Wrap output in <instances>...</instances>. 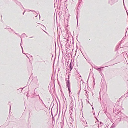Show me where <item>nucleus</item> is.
<instances>
[{"instance_id": "1", "label": "nucleus", "mask_w": 128, "mask_h": 128, "mask_svg": "<svg viewBox=\"0 0 128 128\" xmlns=\"http://www.w3.org/2000/svg\"><path fill=\"white\" fill-rule=\"evenodd\" d=\"M67 78L66 80L67 81L66 82V86L68 88V90L70 92H71V91L70 90V80H67Z\"/></svg>"}, {"instance_id": "2", "label": "nucleus", "mask_w": 128, "mask_h": 128, "mask_svg": "<svg viewBox=\"0 0 128 128\" xmlns=\"http://www.w3.org/2000/svg\"><path fill=\"white\" fill-rule=\"evenodd\" d=\"M34 108L36 111L37 112H38L41 110V108L39 105L35 106Z\"/></svg>"}, {"instance_id": "3", "label": "nucleus", "mask_w": 128, "mask_h": 128, "mask_svg": "<svg viewBox=\"0 0 128 128\" xmlns=\"http://www.w3.org/2000/svg\"><path fill=\"white\" fill-rule=\"evenodd\" d=\"M113 111L114 113H115V114H116L117 116H120V113H119L120 112V111L118 110H116L115 109H114Z\"/></svg>"}, {"instance_id": "4", "label": "nucleus", "mask_w": 128, "mask_h": 128, "mask_svg": "<svg viewBox=\"0 0 128 128\" xmlns=\"http://www.w3.org/2000/svg\"><path fill=\"white\" fill-rule=\"evenodd\" d=\"M69 69H68V70H70L71 71L73 68V66L72 65V63L71 62L70 64H69L68 66Z\"/></svg>"}, {"instance_id": "5", "label": "nucleus", "mask_w": 128, "mask_h": 128, "mask_svg": "<svg viewBox=\"0 0 128 128\" xmlns=\"http://www.w3.org/2000/svg\"><path fill=\"white\" fill-rule=\"evenodd\" d=\"M38 96H39V99L41 101V102H42V103L44 105V106L46 108H47V107H46V105L44 104V102H43V100H42V99L40 97L39 95L38 94Z\"/></svg>"}, {"instance_id": "6", "label": "nucleus", "mask_w": 128, "mask_h": 128, "mask_svg": "<svg viewBox=\"0 0 128 128\" xmlns=\"http://www.w3.org/2000/svg\"><path fill=\"white\" fill-rule=\"evenodd\" d=\"M97 68V67H96L95 68L97 70H98V71L100 72H101L102 70V68Z\"/></svg>"}, {"instance_id": "7", "label": "nucleus", "mask_w": 128, "mask_h": 128, "mask_svg": "<svg viewBox=\"0 0 128 128\" xmlns=\"http://www.w3.org/2000/svg\"><path fill=\"white\" fill-rule=\"evenodd\" d=\"M119 113H120V116L121 117H123L124 118V116H126L124 114L122 113L121 112Z\"/></svg>"}, {"instance_id": "8", "label": "nucleus", "mask_w": 128, "mask_h": 128, "mask_svg": "<svg viewBox=\"0 0 128 128\" xmlns=\"http://www.w3.org/2000/svg\"><path fill=\"white\" fill-rule=\"evenodd\" d=\"M123 120L126 121L128 122V117L127 116L124 117Z\"/></svg>"}, {"instance_id": "9", "label": "nucleus", "mask_w": 128, "mask_h": 128, "mask_svg": "<svg viewBox=\"0 0 128 128\" xmlns=\"http://www.w3.org/2000/svg\"><path fill=\"white\" fill-rule=\"evenodd\" d=\"M103 126V124L102 122H100V124H98V126H100V128Z\"/></svg>"}, {"instance_id": "10", "label": "nucleus", "mask_w": 128, "mask_h": 128, "mask_svg": "<svg viewBox=\"0 0 128 128\" xmlns=\"http://www.w3.org/2000/svg\"><path fill=\"white\" fill-rule=\"evenodd\" d=\"M26 56L29 59V60H30V58H29V57H32V56H31L30 54H28L27 55H26Z\"/></svg>"}, {"instance_id": "11", "label": "nucleus", "mask_w": 128, "mask_h": 128, "mask_svg": "<svg viewBox=\"0 0 128 128\" xmlns=\"http://www.w3.org/2000/svg\"><path fill=\"white\" fill-rule=\"evenodd\" d=\"M115 127V126L114 124H113L110 128H114Z\"/></svg>"}, {"instance_id": "12", "label": "nucleus", "mask_w": 128, "mask_h": 128, "mask_svg": "<svg viewBox=\"0 0 128 128\" xmlns=\"http://www.w3.org/2000/svg\"><path fill=\"white\" fill-rule=\"evenodd\" d=\"M16 4L17 5H18V6H20V5H21V4H20V2H16Z\"/></svg>"}, {"instance_id": "13", "label": "nucleus", "mask_w": 128, "mask_h": 128, "mask_svg": "<svg viewBox=\"0 0 128 128\" xmlns=\"http://www.w3.org/2000/svg\"><path fill=\"white\" fill-rule=\"evenodd\" d=\"M87 93H88V92L86 91V95L87 97H88V94Z\"/></svg>"}, {"instance_id": "14", "label": "nucleus", "mask_w": 128, "mask_h": 128, "mask_svg": "<svg viewBox=\"0 0 128 128\" xmlns=\"http://www.w3.org/2000/svg\"><path fill=\"white\" fill-rule=\"evenodd\" d=\"M20 46H21V47H22V52H23V53H23V48L22 47V45L21 43V44H20Z\"/></svg>"}, {"instance_id": "15", "label": "nucleus", "mask_w": 128, "mask_h": 128, "mask_svg": "<svg viewBox=\"0 0 128 128\" xmlns=\"http://www.w3.org/2000/svg\"><path fill=\"white\" fill-rule=\"evenodd\" d=\"M50 102H48L47 103H46V105L48 106L49 105Z\"/></svg>"}, {"instance_id": "16", "label": "nucleus", "mask_w": 128, "mask_h": 128, "mask_svg": "<svg viewBox=\"0 0 128 128\" xmlns=\"http://www.w3.org/2000/svg\"><path fill=\"white\" fill-rule=\"evenodd\" d=\"M75 69L76 70V72H77V74H77V75H78V74H79V73H78V71L77 70H76V68H75Z\"/></svg>"}, {"instance_id": "17", "label": "nucleus", "mask_w": 128, "mask_h": 128, "mask_svg": "<svg viewBox=\"0 0 128 128\" xmlns=\"http://www.w3.org/2000/svg\"><path fill=\"white\" fill-rule=\"evenodd\" d=\"M93 83L94 84V85L95 84V82H94V81H93Z\"/></svg>"}, {"instance_id": "18", "label": "nucleus", "mask_w": 128, "mask_h": 128, "mask_svg": "<svg viewBox=\"0 0 128 128\" xmlns=\"http://www.w3.org/2000/svg\"><path fill=\"white\" fill-rule=\"evenodd\" d=\"M77 25L78 24V17H77Z\"/></svg>"}, {"instance_id": "19", "label": "nucleus", "mask_w": 128, "mask_h": 128, "mask_svg": "<svg viewBox=\"0 0 128 128\" xmlns=\"http://www.w3.org/2000/svg\"><path fill=\"white\" fill-rule=\"evenodd\" d=\"M18 36H20L18 35V34L16 33H15Z\"/></svg>"}, {"instance_id": "20", "label": "nucleus", "mask_w": 128, "mask_h": 128, "mask_svg": "<svg viewBox=\"0 0 128 128\" xmlns=\"http://www.w3.org/2000/svg\"><path fill=\"white\" fill-rule=\"evenodd\" d=\"M10 110H11V108L10 105Z\"/></svg>"}, {"instance_id": "21", "label": "nucleus", "mask_w": 128, "mask_h": 128, "mask_svg": "<svg viewBox=\"0 0 128 128\" xmlns=\"http://www.w3.org/2000/svg\"><path fill=\"white\" fill-rule=\"evenodd\" d=\"M110 0H109V2H108V3L109 4H110Z\"/></svg>"}, {"instance_id": "22", "label": "nucleus", "mask_w": 128, "mask_h": 128, "mask_svg": "<svg viewBox=\"0 0 128 128\" xmlns=\"http://www.w3.org/2000/svg\"><path fill=\"white\" fill-rule=\"evenodd\" d=\"M27 94H27V95L28 96H28V95L29 94L28 93H27Z\"/></svg>"}, {"instance_id": "23", "label": "nucleus", "mask_w": 128, "mask_h": 128, "mask_svg": "<svg viewBox=\"0 0 128 128\" xmlns=\"http://www.w3.org/2000/svg\"><path fill=\"white\" fill-rule=\"evenodd\" d=\"M26 35V34H22V35Z\"/></svg>"}, {"instance_id": "24", "label": "nucleus", "mask_w": 128, "mask_h": 128, "mask_svg": "<svg viewBox=\"0 0 128 128\" xmlns=\"http://www.w3.org/2000/svg\"><path fill=\"white\" fill-rule=\"evenodd\" d=\"M10 29L12 31H13L12 29L11 28H10Z\"/></svg>"}, {"instance_id": "25", "label": "nucleus", "mask_w": 128, "mask_h": 128, "mask_svg": "<svg viewBox=\"0 0 128 128\" xmlns=\"http://www.w3.org/2000/svg\"><path fill=\"white\" fill-rule=\"evenodd\" d=\"M121 118H120V120H119L120 122L121 121Z\"/></svg>"}, {"instance_id": "26", "label": "nucleus", "mask_w": 128, "mask_h": 128, "mask_svg": "<svg viewBox=\"0 0 128 128\" xmlns=\"http://www.w3.org/2000/svg\"><path fill=\"white\" fill-rule=\"evenodd\" d=\"M92 109L93 110H94V108H93V107H92Z\"/></svg>"}, {"instance_id": "27", "label": "nucleus", "mask_w": 128, "mask_h": 128, "mask_svg": "<svg viewBox=\"0 0 128 128\" xmlns=\"http://www.w3.org/2000/svg\"><path fill=\"white\" fill-rule=\"evenodd\" d=\"M25 12V11H24V13H23V15H24V13Z\"/></svg>"}, {"instance_id": "28", "label": "nucleus", "mask_w": 128, "mask_h": 128, "mask_svg": "<svg viewBox=\"0 0 128 128\" xmlns=\"http://www.w3.org/2000/svg\"><path fill=\"white\" fill-rule=\"evenodd\" d=\"M40 16H39L40 19Z\"/></svg>"}, {"instance_id": "29", "label": "nucleus", "mask_w": 128, "mask_h": 128, "mask_svg": "<svg viewBox=\"0 0 128 128\" xmlns=\"http://www.w3.org/2000/svg\"><path fill=\"white\" fill-rule=\"evenodd\" d=\"M30 38H33V37L32 36V37H30Z\"/></svg>"}, {"instance_id": "30", "label": "nucleus", "mask_w": 128, "mask_h": 128, "mask_svg": "<svg viewBox=\"0 0 128 128\" xmlns=\"http://www.w3.org/2000/svg\"><path fill=\"white\" fill-rule=\"evenodd\" d=\"M44 31V32H46V33H47V32H46V31Z\"/></svg>"}, {"instance_id": "31", "label": "nucleus", "mask_w": 128, "mask_h": 128, "mask_svg": "<svg viewBox=\"0 0 128 128\" xmlns=\"http://www.w3.org/2000/svg\"><path fill=\"white\" fill-rule=\"evenodd\" d=\"M54 56H53V55H52V57H53Z\"/></svg>"}, {"instance_id": "32", "label": "nucleus", "mask_w": 128, "mask_h": 128, "mask_svg": "<svg viewBox=\"0 0 128 128\" xmlns=\"http://www.w3.org/2000/svg\"><path fill=\"white\" fill-rule=\"evenodd\" d=\"M21 42H22V38L21 37Z\"/></svg>"}, {"instance_id": "33", "label": "nucleus", "mask_w": 128, "mask_h": 128, "mask_svg": "<svg viewBox=\"0 0 128 128\" xmlns=\"http://www.w3.org/2000/svg\"><path fill=\"white\" fill-rule=\"evenodd\" d=\"M37 16H36L35 17H37Z\"/></svg>"}, {"instance_id": "34", "label": "nucleus", "mask_w": 128, "mask_h": 128, "mask_svg": "<svg viewBox=\"0 0 128 128\" xmlns=\"http://www.w3.org/2000/svg\"><path fill=\"white\" fill-rule=\"evenodd\" d=\"M68 78H69V76H68Z\"/></svg>"}, {"instance_id": "35", "label": "nucleus", "mask_w": 128, "mask_h": 128, "mask_svg": "<svg viewBox=\"0 0 128 128\" xmlns=\"http://www.w3.org/2000/svg\"><path fill=\"white\" fill-rule=\"evenodd\" d=\"M5 29L8 28H5ZM8 29H9V28H8Z\"/></svg>"}, {"instance_id": "36", "label": "nucleus", "mask_w": 128, "mask_h": 128, "mask_svg": "<svg viewBox=\"0 0 128 128\" xmlns=\"http://www.w3.org/2000/svg\"><path fill=\"white\" fill-rule=\"evenodd\" d=\"M95 114V113H94V115Z\"/></svg>"}, {"instance_id": "37", "label": "nucleus", "mask_w": 128, "mask_h": 128, "mask_svg": "<svg viewBox=\"0 0 128 128\" xmlns=\"http://www.w3.org/2000/svg\"><path fill=\"white\" fill-rule=\"evenodd\" d=\"M22 90L21 91V92H22Z\"/></svg>"}, {"instance_id": "38", "label": "nucleus", "mask_w": 128, "mask_h": 128, "mask_svg": "<svg viewBox=\"0 0 128 128\" xmlns=\"http://www.w3.org/2000/svg\"><path fill=\"white\" fill-rule=\"evenodd\" d=\"M53 108V107H52V108Z\"/></svg>"}, {"instance_id": "39", "label": "nucleus", "mask_w": 128, "mask_h": 128, "mask_svg": "<svg viewBox=\"0 0 128 128\" xmlns=\"http://www.w3.org/2000/svg\"><path fill=\"white\" fill-rule=\"evenodd\" d=\"M53 108V107H52V108Z\"/></svg>"}, {"instance_id": "40", "label": "nucleus", "mask_w": 128, "mask_h": 128, "mask_svg": "<svg viewBox=\"0 0 128 128\" xmlns=\"http://www.w3.org/2000/svg\"><path fill=\"white\" fill-rule=\"evenodd\" d=\"M53 108V107H52V108Z\"/></svg>"}]
</instances>
